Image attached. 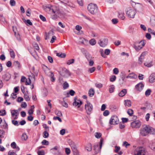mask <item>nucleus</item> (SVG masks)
Masks as SVG:
<instances>
[{"label":"nucleus","mask_w":155,"mask_h":155,"mask_svg":"<svg viewBox=\"0 0 155 155\" xmlns=\"http://www.w3.org/2000/svg\"><path fill=\"white\" fill-rule=\"evenodd\" d=\"M10 54L11 56L13 58H14L15 57V54L13 50L12 49H10Z\"/></svg>","instance_id":"obj_33"},{"label":"nucleus","mask_w":155,"mask_h":155,"mask_svg":"<svg viewBox=\"0 0 155 155\" xmlns=\"http://www.w3.org/2000/svg\"><path fill=\"white\" fill-rule=\"evenodd\" d=\"M143 127L147 134L149 133L153 134H155V129L150 126L145 125L143 126Z\"/></svg>","instance_id":"obj_4"},{"label":"nucleus","mask_w":155,"mask_h":155,"mask_svg":"<svg viewBox=\"0 0 155 155\" xmlns=\"http://www.w3.org/2000/svg\"><path fill=\"white\" fill-rule=\"evenodd\" d=\"M110 52V50L109 49H106L104 51V54L106 55H109Z\"/></svg>","instance_id":"obj_61"},{"label":"nucleus","mask_w":155,"mask_h":155,"mask_svg":"<svg viewBox=\"0 0 155 155\" xmlns=\"http://www.w3.org/2000/svg\"><path fill=\"white\" fill-rule=\"evenodd\" d=\"M114 89V87L113 85L110 86L109 87V92L110 93L113 92Z\"/></svg>","instance_id":"obj_42"},{"label":"nucleus","mask_w":155,"mask_h":155,"mask_svg":"<svg viewBox=\"0 0 155 155\" xmlns=\"http://www.w3.org/2000/svg\"><path fill=\"white\" fill-rule=\"evenodd\" d=\"M143 84L141 82L139 83L135 86V88L139 91H141L144 87Z\"/></svg>","instance_id":"obj_13"},{"label":"nucleus","mask_w":155,"mask_h":155,"mask_svg":"<svg viewBox=\"0 0 155 155\" xmlns=\"http://www.w3.org/2000/svg\"><path fill=\"white\" fill-rule=\"evenodd\" d=\"M89 43L91 45H93L96 44V41L94 39H92L90 41Z\"/></svg>","instance_id":"obj_38"},{"label":"nucleus","mask_w":155,"mask_h":155,"mask_svg":"<svg viewBox=\"0 0 155 155\" xmlns=\"http://www.w3.org/2000/svg\"><path fill=\"white\" fill-rule=\"evenodd\" d=\"M85 109L87 114H90L91 113L93 109L92 104L89 102H87L86 104L85 105Z\"/></svg>","instance_id":"obj_3"},{"label":"nucleus","mask_w":155,"mask_h":155,"mask_svg":"<svg viewBox=\"0 0 155 155\" xmlns=\"http://www.w3.org/2000/svg\"><path fill=\"white\" fill-rule=\"evenodd\" d=\"M136 77L137 76L134 73H131L129 74L126 78H127L135 79Z\"/></svg>","instance_id":"obj_20"},{"label":"nucleus","mask_w":155,"mask_h":155,"mask_svg":"<svg viewBox=\"0 0 155 155\" xmlns=\"http://www.w3.org/2000/svg\"><path fill=\"white\" fill-rule=\"evenodd\" d=\"M24 98L26 101H29L30 100V97H29L28 93V92L24 94Z\"/></svg>","instance_id":"obj_23"},{"label":"nucleus","mask_w":155,"mask_h":155,"mask_svg":"<svg viewBox=\"0 0 155 155\" xmlns=\"http://www.w3.org/2000/svg\"><path fill=\"white\" fill-rule=\"evenodd\" d=\"M64 89H66L69 87L68 84L66 81L63 84Z\"/></svg>","instance_id":"obj_41"},{"label":"nucleus","mask_w":155,"mask_h":155,"mask_svg":"<svg viewBox=\"0 0 155 155\" xmlns=\"http://www.w3.org/2000/svg\"><path fill=\"white\" fill-rule=\"evenodd\" d=\"M95 68L93 67L91 68H89L88 70V71L90 73H92L95 71Z\"/></svg>","instance_id":"obj_47"},{"label":"nucleus","mask_w":155,"mask_h":155,"mask_svg":"<svg viewBox=\"0 0 155 155\" xmlns=\"http://www.w3.org/2000/svg\"><path fill=\"white\" fill-rule=\"evenodd\" d=\"M87 9L89 12L92 14H95L97 12V7L95 4L91 3L87 6Z\"/></svg>","instance_id":"obj_1"},{"label":"nucleus","mask_w":155,"mask_h":155,"mask_svg":"<svg viewBox=\"0 0 155 155\" xmlns=\"http://www.w3.org/2000/svg\"><path fill=\"white\" fill-rule=\"evenodd\" d=\"M0 124V126L2 128L4 129H8V124L5 121H4V122L1 123Z\"/></svg>","instance_id":"obj_18"},{"label":"nucleus","mask_w":155,"mask_h":155,"mask_svg":"<svg viewBox=\"0 0 155 155\" xmlns=\"http://www.w3.org/2000/svg\"><path fill=\"white\" fill-rule=\"evenodd\" d=\"M148 31L151 34L155 35V31L153 30H152L151 28H148Z\"/></svg>","instance_id":"obj_58"},{"label":"nucleus","mask_w":155,"mask_h":155,"mask_svg":"<svg viewBox=\"0 0 155 155\" xmlns=\"http://www.w3.org/2000/svg\"><path fill=\"white\" fill-rule=\"evenodd\" d=\"M141 123L138 120H136L131 122V127L132 128H139L141 126Z\"/></svg>","instance_id":"obj_10"},{"label":"nucleus","mask_w":155,"mask_h":155,"mask_svg":"<svg viewBox=\"0 0 155 155\" xmlns=\"http://www.w3.org/2000/svg\"><path fill=\"white\" fill-rule=\"evenodd\" d=\"M53 119L54 120H58L60 122H62L61 119L59 117L54 116L53 117Z\"/></svg>","instance_id":"obj_55"},{"label":"nucleus","mask_w":155,"mask_h":155,"mask_svg":"<svg viewBox=\"0 0 155 155\" xmlns=\"http://www.w3.org/2000/svg\"><path fill=\"white\" fill-rule=\"evenodd\" d=\"M145 150L141 147L137 148L134 152L135 155H145Z\"/></svg>","instance_id":"obj_5"},{"label":"nucleus","mask_w":155,"mask_h":155,"mask_svg":"<svg viewBox=\"0 0 155 155\" xmlns=\"http://www.w3.org/2000/svg\"><path fill=\"white\" fill-rule=\"evenodd\" d=\"M71 149L73 152H76L77 151V147L74 142H72L70 144Z\"/></svg>","instance_id":"obj_14"},{"label":"nucleus","mask_w":155,"mask_h":155,"mask_svg":"<svg viewBox=\"0 0 155 155\" xmlns=\"http://www.w3.org/2000/svg\"><path fill=\"white\" fill-rule=\"evenodd\" d=\"M39 17L40 18L41 20H42L43 21H46V19L45 17L43 16L42 15H40L39 16Z\"/></svg>","instance_id":"obj_62"},{"label":"nucleus","mask_w":155,"mask_h":155,"mask_svg":"<svg viewBox=\"0 0 155 155\" xmlns=\"http://www.w3.org/2000/svg\"><path fill=\"white\" fill-rule=\"evenodd\" d=\"M150 25L153 27H155V16H152L150 18Z\"/></svg>","instance_id":"obj_15"},{"label":"nucleus","mask_w":155,"mask_h":155,"mask_svg":"<svg viewBox=\"0 0 155 155\" xmlns=\"http://www.w3.org/2000/svg\"><path fill=\"white\" fill-rule=\"evenodd\" d=\"M151 92V90L150 89H148L145 92V94L147 96H149Z\"/></svg>","instance_id":"obj_53"},{"label":"nucleus","mask_w":155,"mask_h":155,"mask_svg":"<svg viewBox=\"0 0 155 155\" xmlns=\"http://www.w3.org/2000/svg\"><path fill=\"white\" fill-rule=\"evenodd\" d=\"M41 143L43 145H48L49 144V142L46 140H44L42 141Z\"/></svg>","instance_id":"obj_40"},{"label":"nucleus","mask_w":155,"mask_h":155,"mask_svg":"<svg viewBox=\"0 0 155 155\" xmlns=\"http://www.w3.org/2000/svg\"><path fill=\"white\" fill-rule=\"evenodd\" d=\"M38 155H44V151L43 150H39L38 151Z\"/></svg>","instance_id":"obj_63"},{"label":"nucleus","mask_w":155,"mask_h":155,"mask_svg":"<svg viewBox=\"0 0 155 155\" xmlns=\"http://www.w3.org/2000/svg\"><path fill=\"white\" fill-rule=\"evenodd\" d=\"M21 138L23 140H26L28 138L26 134L25 133L23 134L21 137Z\"/></svg>","instance_id":"obj_39"},{"label":"nucleus","mask_w":155,"mask_h":155,"mask_svg":"<svg viewBox=\"0 0 155 155\" xmlns=\"http://www.w3.org/2000/svg\"><path fill=\"white\" fill-rule=\"evenodd\" d=\"M150 147L152 150H155V142H153L152 143Z\"/></svg>","instance_id":"obj_64"},{"label":"nucleus","mask_w":155,"mask_h":155,"mask_svg":"<svg viewBox=\"0 0 155 155\" xmlns=\"http://www.w3.org/2000/svg\"><path fill=\"white\" fill-rule=\"evenodd\" d=\"M31 10L30 8H28L26 11L27 16L30 17L31 14Z\"/></svg>","instance_id":"obj_46"},{"label":"nucleus","mask_w":155,"mask_h":155,"mask_svg":"<svg viewBox=\"0 0 155 155\" xmlns=\"http://www.w3.org/2000/svg\"><path fill=\"white\" fill-rule=\"evenodd\" d=\"M154 64V63L153 61H151L150 63H145L144 64V65L150 68Z\"/></svg>","instance_id":"obj_27"},{"label":"nucleus","mask_w":155,"mask_h":155,"mask_svg":"<svg viewBox=\"0 0 155 155\" xmlns=\"http://www.w3.org/2000/svg\"><path fill=\"white\" fill-rule=\"evenodd\" d=\"M146 42V41L144 40H143L139 42V44H140L143 48L145 45Z\"/></svg>","instance_id":"obj_36"},{"label":"nucleus","mask_w":155,"mask_h":155,"mask_svg":"<svg viewBox=\"0 0 155 155\" xmlns=\"http://www.w3.org/2000/svg\"><path fill=\"white\" fill-rule=\"evenodd\" d=\"M118 17L121 19L122 20H124V19L125 17L124 15L122 13H119L118 15Z\"/></svg>","instance_id":"obj_44"},{"label":"nucleus","mask_w":155,"mask_h":155,"mask_svg":"<svg viewBox=\"0 0 155 155\" xmlns=\"http://www.w3.org/2000/svg\"><path fill=\"white\" fill-rule=\"evenodd\" d=\"M119 119L116 116H112L110 120V124L111 125H116L119 123Z\"/></svg>","instance_id":"obj_7"},{"label":"nucleus","mask_w":155,"mask_h":155,"mask_svg":"<svg viewBox=\"0 0 155 155\" xmlns=\"http://www.w3.org/2000/svg\"><path fill=\"white\" fill-rule=\"evenodd\" d=\"M86 149L88 151H91L92 150V145L91 143H89L87 144L85 147Z\"/></svg>","instance_id":"obj_22"},{"label":"nucleus","mask_w":155,"mask_h":155,"mask_svg":"<svg viewBox=\"0 0 155 155\" xmlns=\"http://www.w3.org/2000/svg\"><path fill=\"white\" fill-rule=\"evenodd\" d=\"M116 79V77L115 75H113L111 78H110V80L111 82H114Z\"/></svg>","instance_id":"obj_59"},{"label":"nucleus","mask_w":155,"mask_h":155,"mask_svg":"<svg viewBox=\"0 0 155 155\" xmlns=\"http://www.w3.org/2000/svg\"><path fill=\"white\" fill-rule=\"evenodd\" d=\"M74 59H72L70 60H68L67 63V64L68 65H70L73 63H74Z\"/></svg>","instance_id":"obj_48"},{"label":"nucleus","mask_w":155,"mask_h":155,"mask_svg":"<svg viewBox=\"0 0 155 155\" xmlns=\"http://www.w3.org/2000/svg\"><path fill=\"white\" fill-rule=\"evenodd\" d=\"M12 123L13 124L16 126H18L19 125L18 122L17 120H12Z\"/></svg>","instance_id":"obj_54"},{"label":"nucleus","mask_w":155,"mask_h":155,"mask_svg":"<svg viewBox=\"0 0 155 155\" xmlns=\"http://www.w3.org/2000/svg\"><path fill=\"white\" fill-rule=\"evenodd\" d=\"M51 12H52L53 14L51 15V18L53 19H55L57 18V15L55 14V12L54 11L53 9L50 8H48Z\"/></svg>","instance_id":"obj_17"},{"label":"nucleus","mask_w":155,"mask_h":155,"mask_svg":"<svg viewBox=\"0 0 155 155\" xmlns=\"http://www.w3.org/2000/svg\"><path fill=\"white\" fill-rule=\"evenodd\" d=\"M22 20L24 22H26L29 25H32V23L31 21L29 19H28L26 20L25 19L22 18Z\"/></svg>","instance_id":"obj_34"},{"label":"nucleus","mask_w":155,"mask_h":155,"mask_svg":"<svg viewBox=\"0 0 155 155\" xmlns=\"http://www.w3.org/2000/svg\"><path fill=\"white\" fill-rule=\"evenodd\" d=\"M110 112L108 110H105L103 113V115L104 116H107L109 115Z\"/></svg>","instance_id":"obj_49"},{"label":"nucleus","mask_w":155,"mask_h":155,"mask_svg":"<svg viewBox=\"0 0 155 155\" xmlns=\"http://www.w3.org/2000/svg\"><path fill=\"white\" fill-rule=\"evenodd\" d=\"M2 78L6 81H8L11 78V75L8 72H4L2 73Z\"/></svg>","instance_id":"obj_11"},{"label":"nucleus","mask_w":155,"mask_h":155,"mask_svg":"<svg viewBox=\"0 0 155 155\" xmlns=\"http://www.w3.org/2000/svg\"><path fill=\"white\" fill-rule=\"evenodd\" d=\"M95 86L99 88H101L103 87V85L101 83H96L95 84Z\"/></svg>","instance_id":"obj_50"},{"label":"nucleus","mask_w":155,"mask_h":155,"mask_svg":"<svg viewBox=\"0 0 155 155\" xmlns=\"http://www.w3.org/2000/svg\"><path fill=\"white\" fill-rule=\"evenodd\" d=\"M94 93V91L92 88H90L88 91L89 95L91 97H92L93 96Z\"/></svg>","instance_id":"obj_24"},{"label":"nucleus","mask_w":155,"mask_h":155,"mask_svg":"<svg viewBox=\"0 0 155 155\" xmlns=\"http://www.w3.org/2000/svg\"><path fill=\"white\" fill-rule=\"evenodd\" d=\"M149 81L151 83L155 81V76L154 73L152 74L149 76Z\"/></svg>","instance_id":"obj_16"},{"label":"nucleus","mask_w":155,"mask_h":155,"mask_svg":"<svg viewBox=\"0 0 155 155\" xmlns=\"http://www.w3.org/2000/svg\"><path fill=\"white\" fill-rule=\"evenodd\" d=\"M5 134V131L3 130H0V138H2L4 137L2 135Z\"/></svg>","instance_id":"obj_57"},{"label":"nucleus","mask_w":155,"mask_h":155,"mask_svg":"<svg viewBox=\"0 0 155 155\" xmlns=\"http://www.w3.org/2000/svg\"><path fill=\"white\" fill-rule=\"evenodd\" d=\"M60 74L63 77L67 78L71 75L70 71L65 68H62L61 71H60Z\"/></svg>","instance_id":"obj_6"},{"label":"nucleus","mask_w":155,"mask_h":155,"mask_svg":"<svg viewBox=\"0 0 155 155\" xmlns=\"http://www.w3.org/2000/svg\"><path fill=\"white\" fill-rule=\"evenodd\" d=\"M103 141V139L101 138L100 141L99 147L98 145L97 144H96L94 145V150H95L96 154L98 153L101 151Z\"/></svg>","instance_id":"obj_2"},{"label":"nucleus","mask_w":155,"mask_h":155,"mask_svg":"<svg viewBox=\"0 0 155 155\" xmlns=\"http://www.w3.org/2000/svg\"><path fill=\"white\" fill-rule=\"evenodd\" d=\"M108 40L107 38H104L103 39L99 40L98 43L100 46L104 47L107 45Z\"/></svg>","instance_id":"obj_8"},{"label":"nucleus","mask_w":155,"mask_h":155,"mask_svg":"<svg viewBox=\"0 0 155 155\" xmlns=\"http://www.w3.org/2000/svg\"><path fill=\"white\" fill-rule=\"evenodd\" d=\"M136 11L135 10L133 9H130L127 12V14L129 17L133 18L136 14Z\"/></svg>","instance_id":"obj_9"},{"label":"nucleus","mask_w":155,"mask_h":155,"mask_svg":"<svg viewBox=\"0 0 155 155\" xmlns=\"http://www.w3.org/2000/svg\"><path fill=\"white\" fill-rule=\"evenodd\" d=\"M75 93V92L74 91H73L72 90H71L69 91V93L68 92L67 93V97H69V94H70L72 96H73L74 95Z\"/></svg>","instance_id":"obj_30"},{"label":"nucleus","mask_w":155,"mask_h":155,"mask_svg":"<svg viewBox=\"0 0 155 155\" xmlns=\"http://www.w3.org/2000/svg\"><path fill=\"white\" fill-rule=\"evenodd\" d=\"M76 98L75 97L74 98V101L73 103V105L75 107L78 106V107H79L82 104V102L79 100L76 101Z\"/></svg>","instance_id":"obj_12"},{"label":"nucleus","mask_w":155,"mask_h":155,"mask_svg":"<svg viewBox=\"0 0 155 155\" xmlns=\"http://www.w3.org/2000/svg\"><path fill=\"white\" fill-rule=\"evenodd\" d=\"M140 134L143 136H145L147 134V133L143 127L140 129Z\"/></svg>","instance_id":"obj_21"},{"label":"nucleus","mask_w":155,"mask_h":155,"mask_svg":"<svg viewBox=\"0 0 155 155\" xmlns=\"http://www.w3.org/2000/svg\"><path fill=\"white\" fill-rule=\"evenodd\" d=\"M11 113L12 117L15 116L16 114H17L18 115V110H12L11 111Z\"/></svg>","instance_id":"obj_29"},{"label":"nucleus","mask_w":155,"mask_h":155,"mask_svg":"<svg viewBox=\"0 0 155 155\" xmlns=\"http://www.w3.org/2000/svg\"><path fill=\"white\" fill-rule=\"evenodd\" d=\"M101 136V134L100 133L96 132L95 134V137L97 138H99Z\"/></svg>","instance_id":"obj_51"},{"label":"nucleus","mask_w":155,"mask_h":155,"mask_svg":"<svg viewBox=\"0 0 155 155\" xmlns=\"http://www.w3.org/2000/svg\"><path fill=\"white\" fill-rule=\"evenodd\" d=\"M113 73L115 74H117L119 73V70L117 68H115L113 70Z\"/></svg>","instance_id":"obj_52"},{"label":"nucleus","mask_w":155,"mask_h":155,"mask_svg":"<svg viewBox=\"0 0 155 155\" xmlns=\"http://www.w3.org/2000/svg\"><path fill=\"white\" fill-rule=\"evenodd\" d=\"M133 110L131 109H129L128 110L127 113L130 116H132L133 114Z\"/></svg>","instance_id":"obj_45"},{"label":"nucleus","mask_w":155,"mask_h":155,"mask_svg":"<svg viewBox=\"0 0 155 155\" xmlns=\"http://www.w3.org/2000/svg\"><path fill=\"white\" fill-rule=\"evenodd\" d=\"M13 64L16 67L19 68L20 67V64L19 62L18 61H15L14 62Z\"/></svg>","instance_id":"obj_43"},{"label":"nucleus","mask_w":155,"mask_h":155,"mask_svg":"<svg viewBox=\"0 0 155 155\" xmlns=\"http://www.w3.org/2000/svg\"><path fill=\"white\" fill-rule=\"evenodd\" d=\"M55 114L58 116L59 117H61L62 116V114L61 112L58 110H56L55 111Z\"/></svg>","instance_id":"obj_32"},{"label":"nucleus","mask_w":155,"mask_h":155,"mask_svg":"<svg viewBox=\"0 0 155 155\" xmlns=\"http://www.w3.org/2000/svg\"><path fill=\"white\" fill-rule=\"evenodd\" d=\"M112 22L114 24H116L118 21V20L117 18H114L112 19Z\"/></svg>","instance_id":"obj_60"},{"label":"nucleus","mask_w":155,"mask_h":155,"mask_svg":"<svg viewBox=\"0 0 155 155\" xmlns=\"http://www.w3.org/2000/svg\"><path fill=\"white\" fill-rule=\"evenodd\" d=\"M43 137L45 138H46L48 137L49 134L46 131H44L43 133Z\"/></svg>","instance_id":"obj_35"},{"label":"nucleus","mask_w":155,"mask_h":155,"mask_svg":"<svg viewBox=\"0 0 155 155\" xmlns=\"http://www.w3.org/2000/svg\"><path fill=\"white\" fill-rule=\"evenodd\" d=\"M56 55L61 58H64L66 55V54L64 53H56Z\"/></svg>","instance_id":"obj_28"},{"label":"nucleus","mask_w":155,"mask_h":155,"mask_svg":"<svg viewBox=\"0 0 155 155\" xmlns=\"http://www.w3.org/2000/svg\"><path fill=\"white\" fill-rule=\"evenodd\" d=\"M124 105L125 106H127L128 107H130L131 106V101L130 100H125L124 101Z\"/></svg>","instance_id":"obj_25"},{"label":"nucleus","mask_w":155,"mask_h":155,"mask_svg":"<svg viewBox=\"0 0 155 155\" xmlns=\"http://www.w3.org/2000/svg\"><path fill=\"white\" fill-rule=\"evenodd\" d=\"M127 92L126 89L122 90L119 94V95L120 97H123L124 96Z\"/></svg>","instance_id":"obj_19"},{"label":"nucleus","mask_w":155,"mask_h":155,"mask_svg":"<svg viewBox=\"0 0 155 155\" xmlns=\"http://www.w3.org/2000/svg\"><path fill=\"white\" fill-rule=\"evenodd\" d=\"M85 56L88 61L90 60L91 59L92 57L88 53H85Z\"/></svg>","instance_id":"obj_31"},{"label":"nucleus","mask_w":155,"mask_h":155,"mask_svg":"<svg viewBox=\"0 0 155 155\" xmlns=\"http://www.w3.org/2000/svg\"><path fill=\"white\" fill-rule=\"evenodd\" d=\"M144 59V57H141V56H140V57H139L138 61V63L139 64H142V63Z\"/></svg>","instance_id":"obj_37"},{"label":"nucleus","mask_w":155,"mask_h":155,"mask_svg":"<svg viewBox=\"0 0 155 155\" xmlns=\"http://www.w3.org/2000/svg\"><path fill=\"white\" fill-rule=\"evenodd\" d=\"M10 3L12 6H14L15 5V2L14 0H10Z\"/></svg>","instance_id":"obj_56"},{"label":"nucleus","mask_w":155,"mask_h":155,"mask_svg":"<svg viewBox=\"0 0 155 155\" xmlns=\"http://www.w3.org/2000/svg\"><path fill=\"white\" fill-rule=\"evenodd\" d=\"M133 47L137 51H138L139 50L142 48V47L140 44L138 46H136L135 45H134Z\"/></svg>","instance_id":"obj_26"}]
</instances>
